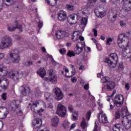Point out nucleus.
Returning <instances> with one entry per match:
<instances>
[{
  "mask_svg": "<svg viewBox=\"0 0 131 131\" xmlns=\"http://www.w3.org/2000/svg\"><path fill=\"white\" fill-rule=\"evenodd\" d=\"M16 3V0H0V12L3 10V8L6 7H11Z\"/></svg>",
  "mask_w": 131,
  "mask_h": 131,
  "instance_id": "nucleus-8",
  "label": "nucleus"
},
{
  "mask_svg": "<svg viewBox=\"0 0 131 131\" xmlns=\"http://www.w3.org/2000/svg\"><path fill=\"white\" fill-rule=\"evenodd\" d=\"M45 98L47 101H50L53 100V95L49 92H47L45 94Z\"/></svg>",
  "mask_w": 131,
  "mask_h": 131,
  "instance_id": "nucleus-31",
  "label": "nucleus"
},
{
  "mask_svg": "<svg viewBox=\"0 0 131 131\" xmlns=\"http://www.w3.org/2000/svg\"><path fill=\"white\" fill-rule=\"evenodd\" d=\"M42 120L41 119L37 118L33 120L32 122L33 126L34 128L36 129L37 128V131H47L46 129H41L40 124H41Z\"/></svg>",
  "mask_w": 131,
  "mask_h": 131,
  "instance_id": "nucleus-9",
  "label": "nucleus"
},
{
  "mask_svg": "<svg viewBox=\"0 0 131 131\" xmlns=\"http://www.w3.org/2000/svg\"><path fill=\"white\" fill-rule=\"evenodd\" d=\"M92 40H93V41H94V43H96V45H97V41L96 40V39L92 38Z\"/></svg>",
  "mask_w": 131,
  "mask_h": 131,
  "instance_id": "nucleus-64",
  "label": "nucleus"
},
{
  "mask_svg": "<svg viewBox=\"0 0 131 131\" xmlns=\"http://www.w3.org/2000/svg\"><path fill=\"white\" fill-rule=\"evenodd\" d=\"M121 113L123 115V117H127V116L131 115V114H129L128 113V111L127 110V107H126V108L122 110Z\"/></svg>",
  "mask_w": 131,
  "mask_h": 131,
  "instance_id": "nucleus-32",
  "label": "nucleus"
},
{
  "mask_svg": "<svg viewBox=\"0 0 131 131\" xmlns=\"http://www.w3.org/2000/svg\"><path fill=\"white\" fill-rule=\"evenodd\" d=\"M17 28L19 29L20 32H22V31H23V30H22V26L18 24V21H15V24H8L7 25V30H8V31H10V32H13V31H15V30H16V29H17Z\"/></svg>",
  "mask_w": 131,
  "mask_h": 131,
  "instance_id": "nucleus-6",
  "label": "nucleus"
},
{
  "mask_svg": "<svg viewBox=\"0 0 131 131\" xmlns=\"http://www.w3.org/2000/svg\"><path fill=\"white\" fill-rule=\"evenodd\" d=\"M122 124L126 129H129L131 127V115L127 117H123L121 119Z\"/></svg>",
  "mask_w": 131,
  "mask_h": 131,
  "instance_id": "nucleus-7",
  "label": "nucleus"
},
{
  "mask_svg": "<svg viewBox=\"0 0 131 131\" xmlns=\"http://www.w3.org/2000/svg\"><path fill=\"white\" fill-rule=\"evenodd\" d=\"M72 40L74 41H76L79 39V34L78 32L75 31L74 32L72 35L71 37Z\"/></svg>",
  "mask_w": 131,
  "mask_h": 131,
  "instance_id": "nucleus-26",
  "label": "nucleus"
},
{
  "mask_svg": "<svg viewBox=\"0 0 131 131\" xmlns=\"http://www.w3.org/2000/svg\"><path fill=\"white\" fill-rule=\"evenodd\" d=\"M125 88L127 90V91H128L129 90V84L128 83H126L125 85Z\"/></svg>",
  "mask_w": 131,
  "mask_h": 131,
  "instance_id": "nucleus-54",
  "label": "nucleus"
},
{
  "mask_svg": "<svg viewBox=\"0 0 131 131\" xmlns=\"http://www.w3.org/2000/svg\"><path fill=\"white\" fill-rule=\"evenodd\" d=\"M4 110H5V112L3 113L2 112L0 111V118L1 119H4V118H6L7 117V116L8 114H9V110L6 107H4Z\"/></svg>",
  "mask_w": 131,
  "mask_h": 131,
  "instance_id": "nucleus-25",
  "label": "nucleus"
},
{
  "mask_svg": "<svg viewBox=\"0 0 131 131\" xmlns=\"http://www.w3.org/2000/svg\"><path fill=\"white\" fill-rule=\"evenodd\" d=\"M76 116H75V114L73 115V120H77L78 119V117L77 116V114H76Z\"/></svg>",
  "mask_w": 131,
  "mask_h": 131,
  "instance_id": "nucleus-52",
  "label": "nucleus"
},
{
  "mask_svg": "<svg viewBox=\"0 0 131 131\" xmlns=\"http://www.w3.org/2000/svg\"><path fill=\"white\" fill-rule=\"evenodd\" d=\"M5 58V53H0V61L1 60H3Z\"/></svg>",
  "mask_w": 131,
  "mask_h": 131,
  "instance_id": "nucleus-51",
  "label": "nucleus"
},
{
  "mask_svg": "<svg viewBox=\"0 0 131 131\" xmlns=\"http://www.w3.org/2000/svg\"><path fill=\"white\" fill-rule=\"evenodd\" d=\"M92 114V113L91 112V110H89L87 112L85 116H86V119L89 121L90 119H91V115Z\"/></svg>",
  "mask_w": 131,
  "mask_h": 131,
  "instance_id": "nucleus-39",
  "label": "nucleus"
},
{
  "mask_svg": "<svg viewBox=\"0 0 131 131\" xmlns=\"http://www.w3.org/2000/svg\"><path fill=\"white\" fill-rule=\"evenodd\" d=\"M37 73H38L41 77L43 78L45 76H46L47 73L46 72V70H45V68H41L37 72Z\"/></svg>",
  "mask_w": 131,
  "mask_h": 131,
  "instance_id": "nucleus-27",
  "label": "nucleus"
},
{
  "mask_svg": "<svg viewBox=\"0 0 131 131\" xmlns=\"http://www.w3.org/2000/svg\"><path fill=\"white\" fill-rule=\"evenodd\" d=\"M68 57H70V58H71V57H75V53L73 52V51H70L69 50L67 53Z\"/></svg>",
  "mask_w": 131,
  "mask_h": 131,
  "instance_id": "nucleus-37",
  "label": "nucleus"
},
{
  "mask_svg": "<svg viewBox=\"0 0 131 131\" xmlns=\"http://www.w3.org/2000/svg\"><path fill=\"white\" fill-rule=\"evenodd\" d=\"M28 63L29 66H30V65H32L33 64V62L32 61H28Z\"/></svg>",
  "mask_w": 131,
  "mask_h": 131,
  "instance_id": "nucleus-63",
  "label": "nucleus"
},
{
  "mask_svg": "<svg viewBox=\"0 0 131 131\" xmlns=\"http://www.w3.org/2000/svg\"><path fill=\"white\" fill-rule=\"evenodd\" d=\"M112 14H113V15H111L108 17V20L111 21V22H114V21L116 20V18H117V15L120 14V12H119V9H118V8L113 9Z\"/></svg>",
  "mask_w": 131,
  "mask_h": 131,
  "instance_id": "nucleus-11",
  "label": "nucleus"
},
{
  "mask_svg": "<svg viewBox=\"0 0 131 131\" xmlns=\"http://www.w3.org/2000/svg\"><path fill=\"white\" fill-rule=\"evenodd\" d=\"M43 105L44 108H41L40 110H37L36 108L37 107V104L36 103H33L31 106V110H32L33 112H35V113H40V112H43V111H45V109L47 108V105L45 102H43Z\"/></svg>",
  "mask_w": 131,
  "mask_h": 131,
  "instance_id": "nucleus-15",
  "label": "nucleus"
},
{
  "mask_svg": "<svg viewBox=\"0 0 131 131\" xmlns=\"http://www.w3.org/2000/svg\"><path fill=\"white\" fill-rule=\"evenodd\" d=\"M54 92V95L55 96V99L57 101H60L63 98H64V95L62 91L58 88H56L53 90Z\"/></svg>",
  "mask_w": 131,
  "mask_h": 131,
  "instance_id": "nucleus-12",
  "label": "nucleus"
},
{
  "mask_svg": "<svg viewBox=\"0 0 131 131\" xmlns=\"http://www.w3.org/2000/svg\"><path fill=\"white\" fill-rule=\"evenodd\" d=\"M38 58H39V56H38L37 55V54H34L33 56V59L34 60H37V59H38Z\"/></svg>",
  "mask_w": 131,
  "mask_h": 131,
  "instance_id": "nucleus-53",
  "label": "nucleus"
},
{
  "mask_svg": "<svg viewBox=\"0 0 131 131\" xmlns=\"http://www.w3.org/2000/svg\"><path fill=\"white\" fill-rule=\"evenodd\" d=\"M62 125L64 128H69V127L70 126V123H69L68 120H66L64 121Z\"/></svg>",
  "mask_w": 131,
  "mask_h": 131,
  "instance_id": "nucleus-36",
  "label": "nucleus"
},
{
  "mask_svg": "<svg viewBox=\"0 0 131 131\" xmlns=\"http://www.w3.org/2000/svg\"><path fill=\"white\" fill-rule=\"evenodd\" d=\"M67 112V109L66 107L64 106L62 103H59L57 107V114L61 117H65L66 116V113Z\"/></svg>",
  "mask_w": 131,
  "mask_h": 131,
  "instance_id": "nucleus-5",
  "label": "nucleus"
},
{
  "mask_svg": "<svg viewBox=\"0 0 131 131\" xmlns=\"http://www.w3.org/2000/svg\"><path fill=\"white\" fill-rule=\"evenodd\" d=\"M66 9L68 11H73L75 9L74 6L70 4H67L66 6Z\"/></svg>",
  "mask_w": 131,
  "mask_h": 131,
  "instance_id": "nucleus-35",
  "label": "nucleus"
},
{
  "mask_svg": "<svg viewBox=\"0 0 131 131\" xmlns=\"http://www.w3.org/2000/svg\"><path fill=\"white\" fill-rule=\"evenodd\" d=\"M67 33L65 31L62 30H58L55 33L56 37L58 39H62L66 36Z\"/></svg>",
  "mask_w": 131,
  "mask_h": 131,
  "instance_id": "nucleus-19",
  "label": "nucleus"
},
{
  "mask_svg": "<svg viewBox=\"0 0 131 131\" xmlns=\"http://www.w3.org/2000/svg\"><path fill=\"white\" fill-rule=\"evenodd\" d=\"M83 43L79 42L77 43L76 47L74 48V52L77 55H79L83 50Z\"/></svg>",
  "mask_w": 131,
  "mask_h": 131,
  "instance_id": "nucleus-17",
  "label": "nucleus"
},
{
  "mask_svg": "<svg viewBox=\"0 0 131 131\" xmlns=\"http://www.w3.org/2000/svg\"><path fill=\"white\" fill-rule=\"evenodd\" d=\"M57 18L60 22H63L67 19V13L64 10L60 11L57 14Z\"/></svg>",
  "mask_w": 131,
  "mask_h": 131,
  "instance_id": "nucleus-16",
  "label": "nucleus"
},
{
  "mask_svg": "<svg viewBox=\"0 0 131 131\" xmlns=\"http://www.w3.org/2000/svg\"><path fill=\"white\" fill-rule=\"evenodd\" d=\"M38 25L39 28H41V27H42V23H41V22H39Z\"/></svg>",
  "mask_w": 131,
  "mask_h": 131,
  "instance_id": "nucleus-60",
  "label": "nucleus"
},
{
  "mask_svg": "<svg viewBox=\"0 0 131 131\" xmlns=\"http://www.w3.org/2000/svg\"><path fill=\"white\" fill-rule=\"evenodd\" d=\"M71 81L73 82V83H75L76 81H77V78L76 77H74L71 78Z\"/></svg>",
  "mask_w": 131,
  "mask_h": 131,
  "instance_id": "nucleus-50",
  "label": "nucleus"
},
{
  "mask_svg": "<svg viewBox=\"0 0 131 131\" xmlns=\"http://www.w3.org/2000/svg\"><path fill=\"white\" fill-rule=\"evenodd\" d=\"M121 125H120V124L118 123V124H116L115 125H114L113 127V129H120V127H121Z\"/></svg>",
  "mask_w": 131,
  "mask_h": 131,
  "instance_id": "nucleus-42",
  "label": "nucleus"
},
{
  "mask_svg": "<svg viewBox=\"0 0 131 131\" xmlns=\"http://www.w3.org/2000/svg\"><path fill=\"white\" fill-rule=\"evenodd\" d=\"M115 117L116 119H119L120 118V111L118 110L115 112Z\"/></svg>",
  "mask_w": 131,
  "mask_h": 131,
  "instance_id": "nucleus-41",
  "label": "nucleus"
},
{
  "mask_svg": "<svg viewBox=\"0 0 131 131\" xmlns=\"http://www.w3.org/2000/svg\"><path fill=\"white\" fill-rule=\"evenodd\" d=\"M7 93H3L2 95H1V98L2 99L4 100V101H6V100H7Z\"/></svg>",
  "mask_w": 131,
  "mask_h": 131,
  "instance_id": "nucleus-44",
  "label": "nucleus"
},
{
  "mask_svg": "<svg viewBox=\"0 0 131 131\" xmlns=\"http://www.w3.org/2000/svg\"><path fill=\"white\" fill-rule=\"evenodd\" d=\"M124 67H123V63H120L118 66V70L119 71H122L124 69Z\"/></svg>",
  "mask_w": 131,
  "mask_h": 131,
  "instance_id": "nucleus-43",
  "label": "nucleus"
},
{
  "mask_svg": "<svg viewBox=\"0 0 131 131\" xmlns=\"http://www.w3.org/2000/svg\"><path fill=\"white\" fill-rule=\"evenodd\" d=\"M123 101H124V97L123 95L119 94L115 97L114 104L117 107H120L123 104Z\"/></svg>",
  "mask_w": 131,
  "mask_h": 131,
  "instance_id": "nucleus-10",
  "label": "nucleus"
},
{
  "mask_svg": "<svg viewBox=\"0 0 131 131\" xmlns=\"http://www.w3.org/2000/svg\"><path fill=\"white\" fill-rule=\"evenodd\" d=\"M54 3H51V1H50V0H45L46 4H47L48 6H51L52 7H54V6H56L57 1H56V0H54Z\"/></svg>",
  "mask_w": 131,
  "mask_h": 131,
  "instance_id": "nucleus-34",
  "label": "nucleus"
},
{
  "mask_svg": "<svg viewBox=\"0 0 131 131\" xmlns=\"http://www.w3.org/2000/svg\"><path fill=\"white\" fill-rule=\"evenodd\" d=\"M97 0H89L88 5L90 7H93L95 5V3L96 2H97Z\"/></svg>",
  "mask_w": 131,
  "mask_h": 131,
  "instance_id": "nucleus-38",
  "label": "nucleus"
},
{
  "mask_svg": "<svg viewBox=\"0 0 131 131\" xmlns=\"http://www.w3.org/2000/svg\"><path fill=\"white\" fill-rule=\"evenodd\" d=\"M110 58L111 59L106 58L105 59V62L107 63L110 68H114V67H116V64H117V62H118V56H117V54L115 53H112L110 55Z\"/></svg>",
  "mask_w": 131,
  "mask_h": 131,
  "instance_id": "nucleus-2",
  "label": "nucleus"
},
{
  "mask_svg": "<svg viewBox=\"0 0 131 131\" xmlns=\"http://www.w3.org/2000/svg\"><path fill=\"white\" fill-rule=\"evenodd\" d=\"M79 39H80L81 41H83L84 40V38L82 36H79Z\"/></svg>",
  "mask_w": 131,
  "mask_h": 131,
  "instance_id": "nucleus-58",
  "label": "nucleus"
},
{
  "mask_svg": "<svg viewBox=\"0 0 131 131\" xmlns=\"http://www.w3.org/2000/svg\"><path fill=\"white\" fill-rule=\"evenodd\" d=\"M98 117L100 123H108V118L106 114H104L103 112H100L98 115Z\"/></svg>",
  "mask_w": 131,
  "mask_h": 131,
  "instance_id": "nucleus-14",
  "label": "nucleus"
},
{
  "mask_svg": "<svg viewBox=\"0 0 131 131\" xmlns=\"http://www.w3.org/2000/svg\"><path fill=\"white\" fill-rule=\"evenodd\" d=\"M123 9L126 12H129L131 10V1H125L123 5Z\"/></svg>",
  "mask_w": 131,
  "mask_h": 131,
  "instance_id": "nucleus-20",
  "label": "nucleus"
},
{
  "mask_svg": "<svg viewBox=\"0 0 131 131\" xmlns=\"http://www.w3.org/2000/svg\"><path fill=\"white\" fill-rule=\"evenodd\" d=\"M75 126H76V123H73L71 126V129H73V128H74Z\"/></svg>",
  "mask_w": 131,
  "mask_h": 131,
  "instance_id": "nucleus-56",
  "label": "nucleus"
},
{
  "mask_svg": "<svg viewBox=\"0 0 131 131\" xmlns=\"http://www.w3.org/2000/svg\"><path fill=\"white\" fill-rule=\"evenodd\" d=\"M89 84H85L84 86V90H86V91H88V90L89 89Z\"/></svg>",
  "mask_w": 131,
  "mask_h": 131,
  "instance_id": "nucleus-55",
  "label": "nucleus"
},
{
  "mask_svg": "<svg viewBox=\"0 0 131 131\" xmlns=\"http://www.w3.org/2000/svg\"><path fill=\"white\" fill-rule=\"evenodd\" d=\"M19 51L16 49L11 50L9 53V58L13 63H19L20 62V55Z\"/></svg>",
  "mask_w": 131,
  "mask_h": 131,
  "instance_id": "nucleus-3",
  "label": "nucleus"
},
{
  "mask_svg": "<svg viewBox=\"0 0 131 131\" xmlns=\"http://www.w3.org/2000/svg\"><path fill=\"white\" fill-rule=\"evenodd\" d=\"M1 45L2 46V49H6V48H9L12 46V38L8 35H5L2 38Z\"/></svg>",
  "mask_w": 131,
  "mask_h": 131,
  "instance_id": "nucleus-4",
  "label": "nucleus"
},
{
  "mask_svg": "<svg viewBox=\"0 0 131 131\" xmlns=\"http://www.w3.org/2000/svg\"><path fill=\"white\" fill-rule=\"evenodd\" d=\"M9 86V80L5 78H0V92L3 90H7Z\"/></svg>",
  "mask_w": 131,
  "mask_h": 131,
  "instance_id": "nucleus-13",
  "label": "nucleus"
},
{
  "mask_svg": "<svg viewBox=\"0 0 131 131\" xmlns=\"http://www.w3.org/2000/svg\"><path fill=\"white\" fill-rule=\"evenodd\" d=\"M49 81L50 82H51V83H53V84H56V83H57L58 82V78H57V76L55 75L50 77Z\"/></svg>",
  "mask_w": 131,
  "mask_h": 131,
  "instance_id": "nucleus-28",
  "label": "nucleus"
},
{
  "mask_svg": "<svg viewBox=\"0 0 131 131\" xmlns=\"http://www.w3.org/2000/svg\"><path fill=\"white\" fill-rule=\"evenodd\" d=\"M120 25L121 26H124V23H123V21L121 20V21H120Z\"/></svg>",
  "mask_w": 131,
  "mask_h": 131,
  "instance_id": "nucleus-62",
  "label": "nucleus"
},
{
  "mask_svg": "<svg viewBox=\"0 0 131 131\" xmlns=\"http://www.w3.org/2000/svg\"><path fill=\"white\" fill-rule=\"evenodd\" d=\"M8 76L13 80H18L22 78L24 76L23 72L21 71L10 72L8 71L7 67L0 64V76Z\"/></svg>",
  "mask_w": 131,
  "mask_h": 131,
  "instance_id": "nucleus-1",
  "label": "nucleus"
},
{
  "mask_svg": "<svg viewBox=\"0 0 131 131\" xmlns=\"http://www.w3.org/2000/svg\"><path fill=\"white\" fill-rule=\"evenodd\" d=\"M116 1L118 3V4H122V3L124 2V0H116Z\"/></svg>",
  "mask_w": 131,
  "mask_h": 131,
  "instance_id": "nucleus-59",
  "label": "nucleus"
},
{
  "mask_svg": "<svg viewBox=\"0 0 131 131\" xmlns=\"http://www.w3.org/2000/svg\"><path fill=\"white\" fill-rule=\"evenodd\" d=\"M48 73H49L50 77L53 75H56L55 74H54L53 71L52 69L49 70Z\"/></svg>",
  "mask_w": 131,
  "mask_h": 131,
  "instance_id": "nucleus-49",
  "label": "nucleus"
},
{
  "mask_svg": "<svg viewBox=\"0 0 131 131\" xmlns=\"http://www.w3.org/2000/svg\"><path fill=\"white\" fill-rule=\"evenodd\" d=\"M93 32H94V35L96 37L98 36V31L96 29H92Z\"/></svg>",
  "mask_w": 131,
  "mask_h": 131,
  "instance_id": "nucleus-48",
  "label": "nucleus"
},
{
  "mask_svg": "<svg viewBox=\"0 0 131 131\" xmlns=\"http://www.w3.org/2000/svg\"><path fill=\"white\" fill-rule=\"evenodd\" d=\"M59 53H60V54H61V55H64V54H65V53H66V50H65L64 48L60 49L59 50Z\"/></svg>",
  "mask_w": 131,
  "mask_h": 131,
  "instance_id": "nucleus-47",
  "label": "nucleus"
},
{
  "mask_svg": "<svg viewBox=\"0 0 131 131\" xmlns=\"http://www.w3.org/2000/svg\"><path fill=\"white\" fill-rule=\"evenodd\" d=\"M80 126L82 128H83V129H84V128H85L87 126L86 122L85 121V119L84 117L82 118V120L81 122Z\"/></svg>",
  "mask_w": 131,
  "mask_h": 131,
  "instance_id": "nucleus-33",
  "label": "nucleus"
},
{
  "mask_svg": "<svg viewBox=\"0 0 131 131\" xmlns=\"http://www.w3.org/2000/svg\"><path fill=\"white\" fill-rule=\"evenodd\" d=\"M94 12L96 17H98V18H103L105 17V15H106L105 12L100 11L98 9H96Z\"/></svg>",
  "mask_w": 131,
  "mask_h": 131,
  "instance_id": "nucleus-24",
  "label": "nucleus"
},
{
  "mask_svg": "<svg viewBox=\"0 0 131 131\" xmlns=\"http://www.w3.org/2000/svg\"><path fill=\"white\" fill-rule=\"evenodd\" d=\"M12 111L18 112L19 111V104H17V101H14L13 106L11 107Z\"/></svg>",
  "mask_w": 131,
  "mask_h": 131,
  "instance_id": "nucleus-30",
  "label": "nucleus"
},
{
  "mask_svg": "<svg viewBox=\"0 0 131 131\" xmlns=\"http://www.w3.org/2000/svg\"><path fill=\"white\" fill-rule=\"evenodd\" d=\"M59 124V118L58 117H54L51 120V125L54 127H57Z\"/></svg>",
  "mask_w": 131,
  "mask_h": 131,
  "instance_id": "nucleus-22",
  "label": "nucleus"
},
{
  "mask_svg": "<svg viewBox=\"0 0 131 131\" xmlns=\"http://www.w3.org/2000/svg\"><path fill=\"white\" fill-rule=\"evenodd\" d=\"M76 16L75 14H73L68 17V21L70 24H75V23H76L77 21H75V23L74 21L73 23L70 21L71 20L72 21H74V20H75Z\"/></svg>",
  "mask_w": 131,
  "mask_h": 131,
  "instance_id": "nucleus-29",
  "label": "nucleus"
},
{
  "mask_svg": "<svg viewBox=\"0 0 131 131\" xmlns=\"http://www.w3.org/2000/svg\"><path fill=\"white\" fill-rule=\"evenodd\" d=\"M112 41H113V39H112V38H108L106 39V44L108 46H110L111 45L110 42H112Z\"/></svg>",
  "mask_w": 131,
  "mask_h": 131,
  "instance_id": "nucleus-45",
  "label": "nucleus"
},
{
  "mask_svg": "<svg viewBox=\"0 0 131 131\" xmlns=\"http://www.w3.org/2000/svg\"><path fill=\"white\" fill-rule=\"evenodd\" d=\"M108 79H109V78L107 76L103 77L101 79V82L102 83H105V82H108Z\"/></svg>",
  "mask_w": 131,
  "mask_h": 131,
  "instance_id": "nucleus-40",
  "label": "nucleus"
},
{
  "mask_svg": "<svg viewBox=\"0 0 131 131\" xmlns=\"http://www.w3.org/2000/svg\"><path fill=\"white\" fill-rule=\"evenodd\" d=\"M75 15L76 16L75 17L78 21V20H80V19H81V18H82L81 17V15L79 13H77V14H75Z\"/></svg>",
  "mask_w": 131,
  "mask_h": 131,
  "instance_id": "nucleus-46",
  "label": "nucleus"
},
{
  "mask_svg": "<svg viewBox=\"0 0 131 131\" xmlns=\"http://www.w3.org/2000/svg\"><path fill=\"white\" fill-rule=\"evenodd\" d=\"M115 88V83L114 82L110 81L106 82V85L102 88L103 91H112Z\"/></svg>",
  "mask_w": 131,
  "mask_h": 131,
  "instance_id": "nucleus-18",
  "label": "nucleus"
},
{
  "mask_svg": "<svg viewBox=\"0 0 131 131\" xmlns=\"http://www.w3.org/2000/svg\"><path fill=\"white\" fill-rule=\"evenodd\" d=\"M23 90L21 92V95L27 96V95L30 93V88H29V87L24 85H23Z\"/></svg>",
  "mask_w": 131,
  "mask_h": 131,
  "instance_id": "nucleus-23",
  "label": "nucleus"
},
{
  "mask_svg": "<svg viewBox=\"0 0 131 131\" xmlns=\"http://www.w3.org/2000/svg\"><path fill=\"white\" fill-rule=\"evenodd\" d=\"M88 24V18L87 17H82L80 19V26L82 27V29H84L85 26Z\"/></svg>",
  "mask_w": 131,
  "mask_h": 131,
  "instance_id": "nucleus-21",
  "label": "nucleus"
},
{
  "mask_svg": "<svg viewBox=\"0 0 131 131\" xmlns=\"http://www.w3.org/2000/svg\"><path fill=\"white\" fill-rule=\"evenodd\" d=\"M69 110L70 111V112H72L73 111V107H72V105H70L69 106Z\"/></svg>",
  "mask_w": 131,
  "mask_h": 131,
  "instance_id": "nucleus-57",
  "label": "nucleus"
},
{
  "mask_svg": "<svg viewBox=\"0 0 131 131\" xmlns=\"http://www.w3.org/2000/svg\"><path fill=\"white\" fill-rule=\"evenodd\" d=\"M101 39H102V40H105V36L104 35H101L100 37Z\"/></svg>",
  "mask_w": 131,
  "mask_h": 131,
  "instance_id": "nucleus-61",
  "label": "nucleus"
}]
</instances>
